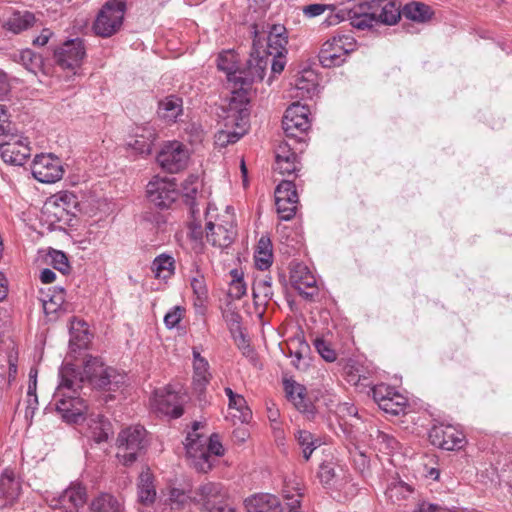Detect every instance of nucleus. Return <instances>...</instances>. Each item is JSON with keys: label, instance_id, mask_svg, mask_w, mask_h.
<instances>
[{"label": "nucleus", "instance_id": "09e8293b", "mask_svg": "<svg viewBox=\"0 0 512 512\" xmlns=\"http://www.w3.org/2000/svg\"><path fill=\"white\" fill-rule=\"evenodd\" d=\"M293 493L290 491L289 485L285 484L282 490L283 497L287 500V507L289 512H298L300 509L302 493L299 488H293Z\"/></svg>", "mask_w": 512, "mask_h": 512}, {"label": "nucleus", "instance_id": "864d4df0", "mask_svg": "<svg viewBox=\"0 0 512 512\" xmlns=\"http://www.w3.org/2000/svg\"><path fill=\"white\" fill-rule=\"evenodd\" d=\"M14 131H16V128L14 124L9 121L5 107L0 105V138L8 137L13 139Z\"/></svg>", "mask_w": 512, "mask_h": 512}, {"label": "nucleus", "instance_id": "8fccbe9b", "mask_svg": "<svg viewBox=\"0 0 512 512\" xmlns=\"http://www.w3.org/2000/svg\"><path fill=\"white\" fill-rule=\"evenodd\" d=\"M51 264L54 269L66 275L70 272L71 266L69 264L66 254L59 250H52L50 252Z\"/></svg>", "mask_w": 512, "mask_h": 512}, {"label": "nucleus", "instance_id": "0eeeda50", "mask_svg": "<svg viewBox=\"0 0 512 512\" xmlns=\"http://www.w3.org/2000/svg\"><path fill=\"white\" fill-rule=\"evenodd\" d=\"M126 10L125 0H109L102 7L94 22L95 33L102 37H110L116 33L123 22Z\"/></svg>", "mask_w": 512, "mask_h": 512}, {"label": "nucleus", "instance_id": "4d7b16f0", "mask_svg": "<svg viewBox=\"0 0 512 512\" xmlns=\"http://www.w3.org/2000/svg\"><path fill=\"white\" fill-rule=\"evenodd\" d=\"M393 388L386 384L375 385L371 389L373 400L378 404L379 408L382 406V403L386 401L389 395L393 394Z\"/></svg>", "mask_w": 512, "mask_h": 512}, {"label": "nucleus", "instance_id": "39448f33", "mask_svg": "<svg viewBox=\"0 0 512 512\" xmlns=\"http://www.w3.org/2000/svg\"><path fill=\"white\" fill-rule=\"evenodd\" d=\"M249 110L236 102L232 97L227 115L224 117L223 129L215 135V142L220 147H226L239 141L248 131Z\"/></svg>", "mask_w": 512, "mask_h": 512}, {"label": "nucleus", "instance_id": "58836bf2", "mask_svg": "<svg viewBox=\"0 0 512 512\" xmlns=\"http://www.w3.org/2000/svg\"><path fill=\"white\" fill-rule=\"evenodd\" d=\"M403 13L408 19L417 22H425L432 14L428 5L419 2L406 4L403 9Z\"/></svg>", "mask_w": 512, "mask_h": 512}, {"label": "nucleus", "instance_id": "5fc2aeb1", "mask_svg": "<svg viewBox=\"0 0 512 512\" xmlns=\"http://www.w3.org/2000/svg\"><path fill=\"white\" fill-rule=\"evenodd\" d=\"M375 440L389 452H393L399 448V442L397 439L393 435L384 431L377 430Z\"/></svg>", "mask_w": 512, "mask_h": 512}, {"label": "nucleus", "instance_id": "a18cd8bd", "mask_svg": "<svg viewBox=\"0 0 512 512\" xmlns=\"http://www.w3.org/2000/svg\"><path fill=\"white\" fill-rule=\"evenodd\" d=\"M412 492V487L401 480L391 482L386 490V494L393 501L406 499Z\"/></svg>", "mask_w": 512, "mask_h": 512}, {"label": "nucleus", "instance_id": "f8f14e48", "mask_svg": "<svg viewBox=\"0 0 512 512\" xmlns=\"http://www.w3.org/2000/svg\"><path fill=\"white\" fill-rule=\"evenodd\" d=\"M0 156L2 160L14 166H23L31 156L27 138H22L14 131L13 139L0 138Z\"/></svg>", "mask_w": 512, "mask_h": 512}, {"label": "nucleus", "instance_id": "c756f323", "mask_svg": "<svg viewBox=\"0 0 512 512\" xmlns=\"http://www.w3.org/2000/svg\"><path fill=\"white\" fill-rule=\"evenodd\" d=\"M158 115L167 122H176L183 113V101L180 97L170 95L158 104Z\"/></svg>", "mask_w": 512, "mask_h": 512}, {"label": "nucleus", "instance_id": "bb28decb", "mask_svg": "<svg viewBox=\"0 0 512 512\" xmlns=\"http://www.w3.org/2000/svg\"><path fill=\"white\" fill-rule=\"evenodd\" d=\"M212 375L209 371V363L207 360H198L197 364L193 366V392L197 395V400L200 406H205L208 403L206 396V387L210 383Z\"/></svg>", "mask_w": 512, "mask_h": 512}, {"label": "nucleus", "instance_id": "f03ea898", "mask_svg": "<svg viewBox=\"0 0 512 512\" xmlns=\"http://www.w3.org/2000/svg\"><path fill=\"white\" fill-rule=\"evenodd\" d=\"M400 17V4L394 0H347L346 7L327 21L336 24L347 18L353 27L364 30L379 23L396 24Z\"/></svg>", "mask_w": 512, "mask_h": 512}, {"label": "nucleus", "instance_id": "c9c22d12", "mask_svg": "<svg viewBox=\"0 0 512 512\" xmlns=\"http://www.w3.org/2000/svg\"><path fill=\"white\" fill-rule=\"evenodd\" d=\"M343 373L346 380L355 386L368 379V371L366 368L361 363L353 359H348L346 361L343 366Z\"/></svg>", "mask_w": 512, "mask_h": 512}, {"label": "nucleus", "instance_id": "de8ad7c7", "mask_svg": "<svg viewBox=\"0 0 512 512\" xmlns=\"http://www.w3.org/2000/svg\"><path fill=\"white\" fill-rule=\"evenodd\" d=\"M190 285L194 295L196 296L195 305H202L208 297V290L204 277L197 274L196 276L192 277Z\"/></svg>", "mask_w": 512, "mask_h": 512}, {"label": "nucleus", "instance_id": "b1692460", "mask_svg": "<svg viewBox=\"0 0 512 512\" xmlns=\"http://www.w3.org/2000/svg\"><path fill=\"white\" fill-rule=\"evenodd\" d=\"M182 402L183 397L176 392L165 390L155 393L154 407L171 418L176 419L183 415Z\"/></svg>", "mask_w": 512, "mask_h": 512}, {"label": "nucleus", "instance_id": "a19ab883", "mask_svg": "<svg viewBox=\"0 0 512 512\" xmlns=\"http://www.w3.org/2000/svg\"><path fill=\"white\" fill-rule=\"evenodd\" d=\"M296 439L302 448L305 460H309L313 451L320 445L319 439L315 438L311 432L306 430H299L296 434Z\"/></svg>", "mask_w": 512, "mask_h": 512}, {"label": "nucleus", "instance_id": "37998d69", "mask_svg": "<svg viewBox=\"0 0 512 512\" xmlns=\"http://www.w3.org/2000/svg\"><path fill=\"white\" fill-rule=\"evenodd\" d=\"M406 404V398L393 390V394L388 396L386 401L382 403L380 409L391 415H399L404 412Z\"/></svg>", "mask_w": 512, "mask_h": 512}, {"label": "nucleus", "instance_id": "49530a36", "mask_svg": "<svg viewBox=\"0 0 512 512\" xmlns=\"http://www.w3.org/2000/svg\"><path fill=\"white\" fill-rule=\"evenodd\" d=\"M318 478L325 488H333L336 482L335 463L324 462L319 466Z\"/></svg>", "mask_w": 512, "mask_h": 512}, {"label": "nucleus", "instance_id": "6e6d98bb", "mask_svg": "<svg viewBox=\"0 0 512 512\" xmlns=\"http://www.w3.org/2000/svg\"><path fill=\"white\" fill-rule=\"evenodd\" d=\"M327 10L333 12L335 10V6L331 4L314 3L302 8L303 14L308 18L320 16Z\"/></svg>", "mask_w": 512, "mask_h": 512}, {"label": "nucleus", "instance_id": "69168bd1", "mask_svg": "<svg viewBox=\"0 0 512 512\" xmlns=\"http://www.w3.org/2000/svg\"><path fill=\"white\" fill-rule=\"evenodd\" d=\"M271 70L273 73H281L284 70L286 61L284 56L269 55Z\"/></svg>", "mask_w": 512, "mask_h": 512}, {"label": "nucleus", "instance_id": "79ce46f5", "mask_svg": "<svg viewBox=\"0 0 512 512\" xmlns=\"http://www.w3.org/2000/svg\"><path fill=\"white\" fill-rule=\"evenodd\" d=\"M198 176L189 175L182 184L185 203L191 209V213L195 214L196 195L198 193Z\"/></svg>", "mask_w": 512, "mask_h": 512}, {"label": "nucleus", "instance_id": "473e14b6", "mask_svg": "<svg viewBox=\"0 0 512 512\" xmlns=\"http://www.w3.org/2000/svg\"><path fill=\"white\" fill-rule=\"evenodd\" d=\"M252 294L256 305H267L273 297L271 276L266 275L256 279L253 283Z\"/></svg>", "mask_w": 512, "mask_h": 512}, {"label": "nucleus", "instance_id": "393cba45", "mask_svg": "<svg viewBox=\"0 0 512 512\" xmlns=\"http://www.w3.org/2000/svg\"><path fill=\"white\" fill-rule=\"evenodd\" d=\"M157 133L153 126L146 124L136 127L133 135L127 141L128 148L140 155H149L156 140Z\"/></svg>", "mask_w": 512, "mask_h": 512}, {"label": "nucleus", "instance_id": "423d86ee", "mask_svg": "<svg viewBox=\"0 0 512 512\" xmlns=\"http://www.w3.org/2000/svg\"><path fill=\"white\" fill-rule=\"evenodd\" d=\"M147 432L136 425L123 429L117 437V458L124 466L132 465L147 449Z\"/></svg>", "mask_w": 512, "mask_h": 512}, {"label": "nucleus", "instance_id": "2f4dec72", "mask_svg": "<svg viewBox=\"0 0 512 512\" xmlns=\"http://www.w3.org/2000/svg\"><path fill=\"white\" fill-rule=\"evenodd\" d=\"M217 67L227 74L229 81L237 86V76L239 67L237 66V55L230 50L221 52L217 57Z\"/></svg>", "mask_w": 512, "mask_h": 512}, {"label": "nucleus", "instance_id": "aec40b11", "mask_svg": "<svg viewBox=\"0 0 512 512\" xmlns=\"http://www.w3.org/2000/svg\"><path fill=\"white\" fill-rule=\"evenodd\" d=\"M191 504L190 490L168 487L166 491H162L158 509L160 512H188Z\"/></svg>", "mask_w": 512, "mask_h": 512}, {"label": "nucleus", "instance_id": "dca6fc26", "mask_svg": "<svg viewBox=\"0 0 512 512\" xmlns=\"http://www.w3.org/2000/svg\"><path fill=\"white\" fill-rule=\"evenodd\" d=\"M290 282L292 287L308 300H313L318 295L315 276L301 262H292L290 264Z\"/></svg>", "mask_w": 512, "mask_h": 512}, {"label": "nucleus", "instance_id": "7ed1b4c3", "mask_svg": "<svg viewBox=\"0 0 512 512\" xmlns=\"http://www.w3.org/2000/svg\"><path fill=\"white\" fill-rule=\"evenodd\" d=\"M253 33L250 57L244 67H239V75L237 76V86L239 85V88L233 91V97H236V102L245 107H247L249 103L247 95L251 84L261 82L264 79L267 67L270 63L268 55L261 51L262 42L256 25H254Z\"/></svg>", "mask_w": 512, "mask_h": 512}, {"label": "nucleus", "instance_id": "0e129e2a", "mask_svg": "<svg viewBox=\"0 0 512 512\" xmlns=\"http://www.w3.org/2000/svg\"><path fill=\"white\" fill-rule=\"evenodd\" d=\"M418 511L419 512H454L447 507H444V506H441L438 504L429 503L426 501L419 503Z\"/></svg>", "mask_w": 512, "mask_h": 512}, {"label": "nucleus", "instance_id": "ddd939ff", "mask_svg": "<svg viewBox=\"0 0 512 512\" xmlns=\"http://www.w3.org/2000/svg\"><path fill=\"white\" fill-rule=\"evenodd\" d=\"M147 198L155 207L169 208L177 199L178 191L173 181L154 177L147 184Z\"/></svg>", "mask_w": 512, "mask_h": 512}, {"label": "nucleus", "instance_id": "3c124183", "mask_svg": "<svg viewBox=\"0 0 512 512\" xmlns=\"http://www.w3.org/2000/svg\"><path fill=\"white\" fill-rule=\"evenodd\" d=\"M314 347L319 355L327 362H334L337 359L336 351L331 347V344L323 338H315Z\"/></svg>", "mask_w": 512, "mask_h": 512}, {"label": "nucleus", "instance_id": "1a4fd4ad", "mask_svg": "<svg viewBox=\"0 0 512 512\" xmlns=\"http://www.w3.org/2000/svg\"><path fill=\"white\" fill-rule=\"evenodd\" d=\"M355 42L350 36H335L327 40L319 52L318 58L325 68L340 66L345 57L354 50Z\"/></svg>", "mask_w": 512, "mask_h": 512}, {"label": "nucleus", "instance_id": "72a5a7b5", "mask_svg": "<svg viewBox=\"0 0 512 512\" xmlns=\"http://www.w3.org/2000/svg\"><path fill=\"white\" fill-rule=\"evenodd\" d=\"M152 271L156 278L168 279L175 271V260L171 255L160 254L152 262Z\"/></svg>", "mask_w": 512, "mask_h": 512}, {"label": "nucleus", "instance_id": "7c9ffc66", "mask_svg": "<svg viewBox=\"0 0 512 512\" xmlns=\"http://www.w3.org/2000/svg\"><path fill=\"white\" fill-rule=\"evenodd\" d=\"M138 500L141 504L149 506L156 499V489L151 473L142 472L137 484Z\"/></svg>", "mask_w": 512, "mask_h": 512}, {"label": "nucleus", "instance_id": "cd10ccee", "mask_svg": "<svg viewBox=\"0 0 512 512\" xmlns=\"http://www.w3.org/2000/svg\"><path fill=\"white\" fill-rule=\"evenodd\" d=\"M247 512H283L280 500L275 495H254L245 500Z\"/></svg>", "mask_w": 512, "mask_h": 512}, {"label": "nucleus", "instance_id": "9b49d317", "mask_svg": "<svg viewBox=\"0 0 512 512\" xmlns=\"http://www.w3.org/2000/svg\"><path fill=\"white\" fill-rule=\"evenodd\" d=\"M274 194L279 218L284 221L293 219L299 202L295 183L291 180L281 181L276 186Z\"/></svg>", "mask_w": 512, "mask_h": 512}, {"label": "nucleus", "instance_id": "338daca9", "mask_svg": "<svg viewBox=\"0 0 512 512\" xmlns=\"http://www.w3.org/2000/svg\"><path fill=\"white\" fill-rule=\"evenodd\" d=\"M36 387L37 384L35 383V381H33V383H29L28 385L26 417H28L29 413H31L32 416L35 411V407L32 406V396L36 395Z\"/></svg>", "mask_w": 512, "mask_h": 512}, {"label": "nucleus", "instance_id": "e2e57ef3", "mask_svg": "<svg viewBox=\"0 0 512 512\" xmlns=\"http://www.w3.org/2000/svg\"><path fill=\"white\" fill-rule=\"evenodd\" d=\"M246 289L243 278L233 279L230 285V295L235 299H240L246 294Z\"/></svg>", "mask_w": 512, "mask_h": 512}, {"label": "nucleus", "instance_id": "20e7f679", "mask_svg": "<svg viewBox=\"0 0 512 512\" xmlns=\"http://www.w3.org/2000/svg\"><path fill=\"white\" fill-rule=\"evenodd\" d=\"M189 440L190 442L185 445L186 454L198 472L207 473L213 467L215 457L224 454V448L217 434H212L207 439L200 433H194Z\"/></svg>", "mask_w": 512, "mask_h": 512}, {"label": "nucleus", "instance_id": "6e6552de", "mask_svg": "<svg viewBox=\"0 0 512 512\" xmlns=\"http://www.w3.org/2000/svg\"><path fill=\"white\" fill-rule=\"evenodd\" d=\"M310 110L300 102L292 103L285 111L282 126L286 137L302 141L310 128Z\"/></svg>", "mask_w": 512, "mask_h": 512}, {"label": "nucleus", "instance_id": "603ef678", "mask_svg": "<svg viewBox=\"0 0 512 512\" xmlns=\"http://www.w3.org/2000/svg\"><path fill=\"white\" fill-rule=\"evenodd\" d=\"M228 407L240 412V418L242 422L248 421V419L251 417V411L247 406V402L245 398L240 394H237L235 398H232L228 402Z\"/></svg>", "mask_w": 512, "mask_h": 512}, {"label": "nucleus", "instance_id": "9d476101", "mask_svg": "<svg viewBox=\"0 0 512 512\" xmlns=\"http://www.w3.org/2000/svg\"><path fill=\"white\" fill-rule=\"evenodd\" d=\"M189 151L179 141L167 142L157 155V162L168 173H178L186 168L189 161Z\"/></svg>", "mask_w": 512, "mask_h": 512}, {"label": "nucleus", "instance_id": "680f3d73", "mask_svg": "<svg viewBox=\"0 0 512 512\" xmlns=\"http://www.w3.org/2000/svg\"><path fill=\"white\" fill-rule=\"evenodd\" d=\"M234 340L244 356L250 357L253 355L254 350L242 331H240L238 335L234 336Z\"/></svg>", "mask_w": 512, "mask_h": 512}, {"label": "nucleus", "instance_id": "e433bc0d", "mask_svg": "<svg viewBox=\"0 0 512 512\" xmlns=\"http://www.w3.org/2000/svg\"><path fill=\"white\" fill-rule=\"evenodd\" d=\"M35 15L32 12H15L7 21L8 30L18 34L30 27L35 23Z\"/></svg>", "mask_w": 512, "mask_h": 512}, {"label": "nucleus", "instance_id": "ea45409f", "mask_svg": "<svg viewBox=\"0 0 512 512\" xmlns=\"http://www.w3.org/2000/svg\"><path fill=\"white\" fill-rule=\"evenodd\" d=\"M51 291V294H47V299L43 300V308L46 313L56 312L65 303L66 291L63 287L55 286Z\"/></svg>", "mask_w": 512, "mask_h": 512}, {"label": "nucleus", "instance_id": "f257e3e1", "mask_svg": "<svg viewBox=\"0 0 512 512\" xmlns=\"http://www.w3.org/2000/svg\"><path fill=\"white\" fill-rule=\"evenodd\" d=\"M60 383L57 388L56 410L64 421L78 424L85 420L88 410L86 401L77 394L78 389L88 383L92 388L116 391L126 382V374L106 366L100 358L89 356L80 370L71 363L62 365Z\"/></svg>", "mask_w": 512, "mask_h": 512}, {"label": "nucleus", "instance_id": "4c0bfd02", "mask_svg": "<svg viewBox=\"0 0 512 512\" xmlns=\"http://www.w3.org/2000/svg\"><path fill=\"white\" fill-rule=\"evenodd\" d=\"M121 504L111 494H101L95 498L90 506V512H120Z\"/></svg>", "mask_w": 512, "mask_h": 512}, {"label": "nucleus", "instance_id": "412c9836", "mask_svg": "<svg viewBox=\"0 0 512 512\" xmlns=\"http://www.w3.org/2000/svg\"><path fill=\"white\" fill-rule=\"evenodd\" d=\"M22 491L21 482L16 478L15 470L6 467L0 473V509L14 505Z\"/></svg>", "mask_w": 512, "mask_h": 512}, {"label": "nucleus", "instance_id": "774afa93", "mask_svg": "<svg viewBox=\"0 0 512 512\" xmlns=\"http://www.w3.org/2000/svg\"><path fill=\"white\" fill-rule=\"evenodd\" d=\"M52 35H53V32L50 29L45 28L41 31L40 35H38L33 40V44L39 45V46H44L48 43V41Z\"/></svg>", "mask_w": 512, "mask_h": 512}, {"label": "nucleus", "instance_id": "f704fd0d", "mask_svg": "<svg viewBox=\"0 0 512 512\" xmlns=\"http://www.w3.org/2000/svg\"><path fill=\"white\" fill-rule=\"evenodd\" d=\"M196 494L199 497L198 501L203 504L202 508L205 507L208 501L213 503L218 502L219 499L226 498L225 493L222 491V486L213 482L200 485L196 490Z\"/></svg>", "mask_w": 512, "mask_h": 512}, {"label": "nucleus", "instance_id": "2eb2a0df", "mask_svg": "<svg viewBox=\"0 0 512 512\" xmlns=\"http://www.w3.org/2000/svg\"><path fill=\"white\" fill-rule=\"evenodd\" d=\"M31 169L34 178L42 183H54L60 180L64 173L60 159L52 154L37 155Z\"/></svg>", "mask_w": 512, "mask_h": 512}, {"label": "nucleus", "instance_id": "c85d7f7f", "mask_svg": "<svg viewBox=\"0 0 512 512\" xmlns=\"http://www.w3.org/2000/svg\"><path fill=\"white\" fill-rule=\"evenodd\" d=\"M90 436L96 443L105 442L113 435L111 422L101 414L91 415L88 422Z\"/></svg>", "mask_w": 512, "mask_h": 512}, {"label": "nucleus", "instance_id": "052dcab7", "mask_svg": "<svg viewBox=\"0 0 512 512\" xmlns=\"http://www.w3.org/2000/svg\"><path fill=\"white\" fill-rule=\"evenodd\" d=\"M183 309L179 306H175L171 311H169L164 317V323L167 328H174L182 319Z\"/></svg>", "mask_w": 512, "mask_h": 512}, {"label": "nucleus", "instance_id": "bf43d9fd", "mask_svg": "<svg viewBox=\"0 0 512 512\" xmlns=\"http://www.w3.org/2000/svg\"><path fill=\"white\" fill-rule=\"evenodd\" d=\"M201 512H235L226 498L219 499L218 502L208 501Z\"/></svg>", "mask_w": 512, "mask_h": 512}, {"label": "nucleus", "instance_id": "a211bd4d", "mask_svg": "<svg viewBox=\"0 0 512 512\" xmlns=\"http://www.w3.org/2000/svg\"><path fill=\"white\" fill-rule=\"evenodd\" d=\"M262 42L261 51L266 55L284 56L287 53V29L282 24H267V31L263 36L259 33Z\"/></svg>", "mask_w": 512, "mask_h": 512}, {"label": "nucleus", "instance_id": "4468645a", "mask_svg": "<svg viewBox=\"0 0 512 512\" xmlns=\"http://www.w3.org/2000/svg\"><path fill=\"white\" fill-rule=\"evenodd\" d=\"M429 440L432 445L448 451L459 450L466 444L462 431L452 425L443 424L434 425L430 429Z\"/></svg>", "mask_w": 512, "mask_h": 512}, {"label": "nucleus", "instance_id": "4be33fe9", "mask_svg": "<svg viewBox=\"0 0 512 512\" xmlns=\"http://www.w3.org/2000/svg\"><path fill=\"white\" fill-rule=\"evenodd\" d=\"M283 384L287 399L292 402L300 413L305 414L308 419H313L316 414V408L307 397L306 388L290 379H285Z\"/></svg>", "mask_w": 512, "mask_h": 512}, {"label": "nucleus", "instance_id": "c03bdc74", "mask_svg": "<svg viewBox=\"0 0 512 512\" xmlns=\"http://www.w3.org/2000/svg\"><path fill=\"white\" fill-rule=\"evenodd\" d=\"M257 252L259 255H265V258L256 257V265L261 270L268 269L272 264V244L269 238L261 237L258 245Z\"/></svg>", "mask_w": 512, "mask_h": 512}, {"label": "nucleus", "instance_id": "13d9d810", "mask_svg": "<svg viewBox=\"0 0 512 512\" xmlns=\"http://www.w3.org/2000/svg\"><path fill=\"white\" fill-rule=\"evenodd\" d=\"M23 65L29 71H34L41 63V56L37 55L30 49L23 50L20 54Z\"/></svg>", "mask_w": 512, "mask_h": 512}, {"label": "nucleus", "instance_id": "a878e982", "mask_svg": "<svg viewBox=\"0 0 512 512\" xmlns=\"http://www.w3.org/2000/svg\"><path fill=\"white\" fill-rule=\"evenodd\" d=\"M275 170L282 175H291L300 170L298 155L287 142H281L275 150Z\"/></svg>", "mask_w": 512, "mask_h": 512}, {"label": "nucleus", "instance_id": "5701e85b", "mask_svg": "<svg viewBox=\"0 0 512 512\" xmlns=\"http://www.w3.org/2000/svg\"><path fill=\"white\" fill-rule=\"evenodd\" d=\"M86 500V488L79 483H72L59 495L55 507L62 508L65 512H78Z\"/></svg>", "mask_w": 512, "mask_h": 512}, {"label": "nucleus", "instance_id": "6ab92c4d", "mask_svg": "<svg viewBox=\"0 0 512 512\" xmlns=\"http://www.w3.org/2000/svg\"><path fill=\"white\" fill-rule=\"evenodd\" d=\"M207 242L221 250L229 248L237 237V229L233 220L215 224L208 222L205 227Z\"/></svg>", "mask_w": 512, "mask_h": 512}, {"label": "nucleus", "instance_id": "f3484780", "mask_svg": "<svg viewBox=\"0 0 512 512\" xmlns=\"http://www.w3.org/2000/svg\"><path fill=\"white\" fill-rule=\"evenodd\" d=\"M86 51L81 38L65 41L54 50V59L62 69H75L79 67L85 57Z\"/></svg>", "mask_w": 512, "mask_h": 512}]
</instances>
